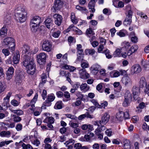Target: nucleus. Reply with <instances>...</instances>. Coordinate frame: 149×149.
<instances>
[{"label": "nucleus", "mask_w": 149, "mask_h": 149, "mask_svg": "<svg viewBox=\"0 0 149 149\" xmlns=\"http://www.w3.org/2000/svg\"><path fill=\"white\" fill-rule=\"evenodd\" d=\"M110 116L109 114L107 113H105L104 114L102 119L101 122L104 125H105L109 120Z\"/></svg>", "instance_id": "20"}, {"label": "nucleus", "mask_w": 149, "mask_h": 149, "mask_svg": "<svg viewBox=\"0 0 149 149\" xmlns=\"http://www.w3.org/2000/svg\"><path fill=\"white\" fill-rule=\"evenodd\" d=\"M132 101V100L125 99L123 103V105L124 107H127L129 106Z\"/></svg>", "instance_id": "43"}, {"label": "nucleus", "mask_w": 149, "mask_h": 149, "mask_svg": "<svg viewBox=\"0 0 149 149\" xmlns=\"http://www.w3.org/2000/svg\"><path fill=\"white\" fill-rule=\"evenodd\" d=\"M122 45L123 46V48L127 49L130 46V43L126 41H124L122 43Z\"/></svg>", "instance_id": "50"}, {"label": "nucleus", "mask_w": 149, "mask_h": 149, "mask_svg": "<svg viewBox=\"0 0 149 149\" xmlns=\"http://www.w3.org/2000/svg\"><path fill=\"white\" fill-rule=\"evenodd\" d=\"M82 46L81 44H77V52H83V50L82 49Z\"/></svg>", "instance_id": "55"}, {"label": "nucleus", "mask_w": 149, "mask_h": 149, "mask_svg": "<svg viewBox=\"0 0 149 149\" xmlns=\"http://www.w3.org/2000/svg\"><path fill=\"white\" fill-rule=\"evenodd\" d=\"M12 94V93L11 92H9L8 93L7 95V96L4 98L3 100L5 101L7 100L8 101H9L10 98Z\"/></svg>", "instance_id": "59"}, {"label": "nucleus", "mask_w": 149, "mask_h": 149, "mask_svg": "<svg viewBox=\"0 0 149 149\" xmlns=\"http://www.w3.org/2000/svg\"><path fill=\"white\" fill-rule=\"evenodd\" d=\"M134 98L135 100L137 99L138 95L140 93V88L139 87H133L132 89Z\"/></svg>", "instance_id": "17"}, {"label": "nucleus", "mask_w": 149, "mask_h": 149, "mask_svg": "<svg viewBox=\"0 0 149 149\" xmlns=\"http://www.w3.org/2000/svg\"><path fill=\"white\" fill-rule=\"evenodd\" d=\"M82 62L81 64V67L85 69V68H87L88 67L89 64L87 62H83V61H81Z\"/></svg>", "instance_id": "49"}, {"label": "nucleus", "mask_w": 149, "mask_h": 149, "mask_svg": "<svg viewBox=\"0 0 149 149\" xmlns=\"http://www.w3.org/2000/svg\"><path fill=\"white\" fill-rule=\"evenodd\" d=\"M65 116L68 118L73 120H75L77 118L74 115H72L70 114H65Z\"/></svg>", "instance_id": "51"}, {"label": "nucleus", "mask_w": 149, "mask_h": 149, "mask_svg": "<svg viewBox=\"0 0 149 149\" xmlns=\"http://www.w3.org/2000/svg\"><path fill=\"white\" fill-rule=\"evenodd\" d=\"M19 57L20 55L18 52L14 55L13 58V62L14 64H17L18 63L19 60Z\"/></svg>", "instance_id": "22"}, {"label": "nucleus", "mask_w": 149, "mask_h": 149, "mask_svg": "<svg viewBox=\"0 0 149 149\" xmlns=\"http://www.w3.org/2000/svg\"><path fill=\"white\" fill-rule=\"evenodd\" d=\"M53 20L51 18H47L45 21L46 26L49 29L53 27Z\"/></svg>", "instance_id": "21"}, {"label": "nucleus", "mask_w": 149, "mask_h": 149, "mask_svg": "<svg viewBox=\"0 0 149 149\" xmlns=\"http://www.w3.org/2000/svg\"><path fill=\"white\" fill-rule=\"evenodd\" d=\"M86 33L87 35L89 37H91V36L94 35L95 34L94 31L91 28H89L86 30Z\"/></svg>", "instance_id": "35"}, {"label": "nucleus", "mask_w": 149, "mask_h": 149, "mask_svg": "<svg viewBox=\"0 0 149 149\" xmlns=\"http://www.w3.org/2000/svg\"><path fill=\"white\" fill-rule=\"evenodd\" d=\"M0 134L1 136L2 137L9 138L11 136V133L9 131H3L0 132Z\"/></svg>", "instance_id": "25"}, {"label": "nucleus", "mask_w": 149, "mask_h": 149, "mask_svg": "<svg viewBox=\"0 0 149 149\" xmlns=\"http://www.w3.org/2000/svg\"><path fill=\"white\" fill-rule=\"evenodd\" d=\"M42 22L41 17L38 16H35L31 19L30 26L32 32H35L37 31L40 24Z\"/></svg>", "instance_id": "3"}, {"label": "nucleus", "mask_w": 149, "mask_h": 149, "mask_svg": "<svg viewBox=\"0 0 149 149\" xmlns=\"http://www.w3.org/2000/svg\"><path fill=\"white\" fill-rule=\"evenodd\" d=\"M94 134L93 133H90L89 134L86 135L84 137H81L80 139V141H88L94 136Z\"/></svg>", "instance_id": "14"}, {"label": "nucleus", "mask_w": 149, "mask_h": 149, "mask_svg": "<svg viewBox=\"0 0 149 149\" xmlns=\"http://www.w3.org/2000/svg\"><path fill=\"white\" fill-rule=\"evenodd\" d=\"M125 99L132 100V95L130 93L129 91L126 92L125 94Z\"/></svg>", "instance_id": "44"}, {"label": "nucleus", "mask_w": 149, "mask_h": 149, "mask_svg": "<svg viewBox=\"0 0 149 149\" xmlns=\"http://www.w3.org/2000/svg\"><path fill=\"white\" fill-rule=\"evenodd\" d=\"M109 75L111 77H116L120 76V73L118 71H112L110 72Z\"/></svg>", "instance_id": "34"}, {"label": "nucleus", "mask_w": 149, "mask_h": 149, "mask_svg": "<svg viewBox=\"0 0 149 149\" xmlns=\"http://www.w3.org/2000/svg\"><path fill=\"white\" fill-rule=\"evenodd\" d=\"M125 30H121L119 32H117V34L120 37H124L125 36Z\"/></svg>", "instance_id": "48"}, {"label": "nucleus", "mask_w": 149, "mask_h": 149, "mask_svg": "<svg viewBox=\"0 0 149 149\" xmlns=\"http://www.w3.org/2000/svg\"><path fill=\"white\" fill-rule=\"evenodd\" d=\"M22 65L26 67L27 72L31 75H33L35 72V65L33 58L26 55H25L22 63Z\"/></svg>", "instance_id": "1"}, {"label": "nucleus", "mask_w": 149, "mask_h": 149, "mask_svg": "<svg viewBox=\"0 0 149 149\" xmlns=\"http://www.w3.org/2000/svg\"><path fill=\"white\" fill-rule=\"evenodd\" d=\"M47 76L45 74H42L41 75V78L42 83H45L46 81Z\"/></svg>", "instance_id": "52"}, {"label": "nucleus", "mask_w": 149, "mask_h": 149, "mask_svg": "<svg viewBox=\"0 0 149 149\" xmlns=\"http://www.w3.org/2000/svg\"><path fill=\"white\" fill-rule=\"evenodd\" d=\"M121 51L120 49H117L114 52L113 56L114 57L119 56L120 55Z\"/></svg>", "instance_id": "47"}, {"label": "nucleus", "mask_w": 149, "mask_h": 149, "mask_svg": "<svg viewBox=\"0 0 149 149\" xmlns=\"http://www.w3.org/2000/svg\"><path fill=\"white\" fill-rule=\"evenodd\" d=\"M122 81L123 84H128L131 83L130 78L128 77H124L122 79Z\"/></svg>", "instance_id": "33"}, {"label": "nucleus", "mask_w": 149, "mask_h": 149, "mask_svg": "<svg viewBox=\"0 0 149 149\" xmlns=\"http://www.w3.org/2000/svg\"><path fill=\"white\" fill-rule=\"evenodd\" d=\"M94 124L95 125H97L98 126L97 128H103V130L105 129V127L104 126L101 120L96 121L94 122Z\"/></svg>", "instance_id": "29"}, {"label": "nucleus", "mask_w": 149, "mask_h": 149, "mask_svg": "<svg viewBox=\"0 0 149 149\" xmlns=\"http://www.w3.org/2000/svg\"><path fill=\"white\" fill-rule=\"evenodd\" d=\"M132 101V100L125 99L123 103V105L124 107H127L129 106Z\"/></svg>", "instance_id": "42"}, {"label": "nucleus", "mask_w": 149, "mask_h": 149, "mask_svg": "<svg viewBox=\"0 0 149 149\" xmlns=\"http://www.w3.org/2000/svg\"><path fill=\"white\" fill-rule=\"evenodd\" d=\"M116 118L119 120H122L124 118L123 112L120 111L116 114Z\"/></svg>", "instance_id": "31"}, {"label": "nucleus", "mask_w": 149, "mask_h": 149, "mask_svg": "<svg viewBox=\"0 0 149 149\" xmlns=\"http://www.w3.org/2000/svg\"><path fill=\"white\" fill-rule=\"evenodd\" d=\"M62 102L61 101H59L57 102L55 104L54 108L55 109H60L62 108Z\"/></svg>", "instance_id": "36"}, {"label": "nucleus", "mask_w": 149, "mask_h": 149, "mask_svg": "<svg viewBox=\"0 0 149 149\" xmlns=\"http://www.w3.org/2000/svg\"><path fill=\"white\" fill-rule=\"evenodd\" d=\"M55 97L53 94H52L51 95H48L47 99L43 103V105L42 107V109H45L46 107H49L51 105V102L54 100Z\"/></svg>", "instance_id": "5"}, {"label": "nucleus", "mask_w": 149, "mask_h": 149, "mask_svg": "<svg viewBox=\"0 0 149 149\" xmlns=\"http://www.w3.org/2000/svg\"><path fill=\"white\" fill-rule=\"evenodd\" d=\"M2 52L5 56H8L10 54V52L7 49H3Z\"/></svg>", "instance_id": "56"}, {"label": "nucleus", "mask_w": 149, "mask_h": 149, "mask_svg": "<svg viewBox=\"0 0 149 149\" xmlns=\"http://www.w3.org/2000/svg\"><path fill=\"white\" fill-rule=\"evenodd\" d=\"M63 2L61 0H55L53 7L55 10L60 9L62 7Z\"/></svg>", "instance_id": "11"}, {"label": "nucleus", "mask_w": 149, "mask_h": 149, "mask_svg": "<svg viewBox=\"0 0 149 149\" xmlns=\"http://www.w3.org/2000/svg\"><path fill=\"white\" fill-rule=\"evenodd\" d=\"M79 73L80 77L81 79H86L89 77V74L86 72L85 69L82 68L80 69Z\"/></svg>", "instance_id": "10"}, {"label": "nucleus", "mask_w": 149, "mask_h": 149, "mask_svg": "<svg viewBox=\"0 0 149 149\" xmlns=\"http://www.w3.org/2000/svg\"><path fill=\"white\" fill-rule=\"evenodd\" d=\"M11 104L15 107H16L19 104V102L15 100H13L11 102Z\"/></svg>", "instance_id": "57"}, {"label": "nucleus", "mask_w": 149, "mask_h": 149, "mask_svg": "<svg viewBox=\"0 0 149 149\" xmlns=\"http://www.w3.org/2000/svg\"><path fill=\"white\" fill-rule=\"evenodd\" d=\"M71 19L72 22L75 24L77 23V21L76 19L74 13L72 12L71 14Z\"/></svg>", "instance_id": "40"}, {"label": "nucleus", "mask_w": 149, "mask_h": 149, "mask_svg": "<svg viewBox=\"0 0 149 149\" xmlns=\"http://www.w3.org/2000/svg\"><path fill=\"white\" fill-rule=\"evenodd\" d=\"M76 8L78 10L80 11H86L87 9L85 7H81L79 5L76 6Z\"/></svg>", "instance_id": "60"}, {"label": "nucleus", "mask_w": 149, "mask_h": 149, "mask_svg": "<svg viewBox=\"0 0 149 149\" xmlns=\"http://www.w3.org/2000/svg\"><path fill=\"white\" fill-rule=\"evenodd\" d=\"M141 70V68L138 64H136L132 66L131 68V73L132 74L139 73Z\"/></svg>", "instance_id": "8"}, {"label": "nucleus", "mask_w": 149, "mask_h": 149, "mask_svg": "<svg viewBox=\"0 0 149 149\" xmlns=\"http://www.w3.org/2000/svg\"><path fill=\"white\" fill-rule=\"evenodd\" d=\"M46 54L45 53H40L37 56L38 62L40 65L44 64L46 62Z\"/></svg>", "instance_id": "7"}, {"label": "nucleus", "mask_w": 149, "mask_h": 149, "mask_svg": "<svg viewBox=\"0 0 149 149\" xmlns=\"http://www.w3.org/2000/svg\"><path fill=\"white\" fill-rule=\"evenodd\" d=\"M55 24L59 26L61 24L63 19L62 16L58 14H55L53 16Z\"/></svg>", "instance_id": "9"}, {"label": "nucleus", "mask_w": 149, "mask_h": 149, "mask_svg": "<svg viewBox=\"0 0 149 149\" xmlns=\"http://www.w3.org/2000/svg\"><path fill=\"white\" fill-rule=\"evenodd\" d=\"M42 49L47 52H50L52 49V44L48 40L43 41L42 45Z\"/></svg>", "instance_id": "6"}, {"label": "nucleus", "mask_w": 149, "mask_h": 149, "mask_svg": "<svg viewBox=\"0 0 149 149\" xmlns=\"http://www.w3.org/2000/svg\"><path fill=\"white\" fill-rule=\"evenodd\" d=\"M103 130V128L102 129L101 128H97L95 130V134L97 136L98 139L100 140H102L103 138V134L101 133V132Z\"/></svg>", "instance_id": "18"}, {"label": "nucleus", "mask_w": 149, "mask_h": 149, "mask_svg": "<svg viewBox=\"0 0 149 149\" xmlns=\"http://www.w3.org/2000/svg\"><path fill=\"white\" fill-rule=\"evenodd\" d=\"M3 23L7 25L10 24L11 23V17L9 15L7 14L4 17Z\"/></svg>", "instance_id": "23"}, {"label": "nucleus", "mask_w": 149, "mask_h": 149, "mask_svg": "<svg viewBox=\"0 0 149 149\" xmlns=\"http://www.w3.org/2000/svg\"><path fill=\"white\" fill-rule=\"evenodd\" d=\"M138 49V47L136 45L132 46L127 53L128 56H130L132 53L135 52Z\"/></svg>", "instance_id": "19"}, {"label": "nucleus", "mask_w": 149, "mask_h": 149, "mask_svg": "<svg viewBox=\"0 0 149 149\" xmlns=\"http://www.w3.org/2000/svg\"><path fill=\"white\" fill-rule=\"evenodd\" d=\"M108 103L107 101H104L103 102L101 103V104H99V106H98V108H104L107 105Z\"/></svg>", "instance_id": "53"}, {"label": "nucleus", "mask_w": 149, "mask_h": 149, "mask_svg": "<svg viewBox=\"0 0 149 149\" xmlns=\"http://www.w3.org/2000/svg\"><path fill=\"white\" fill-rule=\"evenodd\" d=\"M91 101L96 107H98L99 104L96 100L92 99L91 100Z\"/></svg>", "instance_id": "64"}, {"label": "nucleus", "mask_w": 149, "mask_h": 149, "mask_svg": "<svg viewBox=\"0 0 149 149\" xmlns=\"http://www.w3.org/2000/svg\"><path fill=\"white\" fill-rule=\"evenodd\" d=\"M60 74L62 76H65V77L70 76V74L68 72L64 70H61L60 72Z\"/></svg>", "instance_id": "38"}, {"label": "nucleus", "mask_w": 149, "mask_h": 149, "mask_svg": "<svg viewBox=\"0 0 149 149\" xmlns=\"http://www.w3.org/2000/svg\"><path fill=\"white\" fill-rule=\"evenodd\" d=\"M32 143L36 146H38L40 144V142L39 140L37 139H36L33 141H32Z\"/></svg>", "instance_id": "58"}, {"label": "nucleus", "mask_w": 149, "mask_h": 149, "mask_svg": "<svg viewBox=\"0 0 149 149\" xmlns=\"http://www.w3.org/2000/svg\"><path fill=\"white\" fill-rule=\"evenodd\" d=\"M131 9V6L130 5H128L126 6V10L128 12V14L126 17L132 19L133 12Z\"/></svg>", "instance_id": "28"}, {"label": "nucleus", "mask_w": 149, "mask_h": 149, "mask_svg": "<svg viewBox=\"0 0 149 149\" xmlns=\"http://www.w3.org/2000/svg\"><path fill=\"white\" fill-rule=\"evenodd\" d=\"M14 71V69L13 67L9 68L6 73V78L8 80H9L12 77Z\"/></svg>", "instance_id": "13"}, {"label": "nucleus", "mask_w": 149, "mask_h": 149, "mask_svg": "<svg viewBox=\"0 0 149 149\" xmlns=\"http://www.w3.org/2000/svg\"><path fill=\"white\" fill-rule=\"evenodd\" d=\"M76 95L78 98L81 100H83V99L84 96L80 92H77L76 93Z\"/></svg>", "instance_id": "61"}, {"label": "nucleus", "mask_w": 149, "mask_h": 149, "mask_svg": "<svg viewBox=\"0 0 149 149\" xmlns=\"http://www.w3.org/2000/svg\"><path fill=\"white\" fill-rule=\"evenodd\" d=\"M131 40L133 43H135L138 42V39L136 36H133L131 38Z\"/></svg>", "instance_id": "62"}, {"label": "nucleus", "mask_w": 149, "mask_h": 149, "mask_svg": "<svg viewBox=\"0 0 149 149\" xmlns=\"http://www.w3.org/2000/svg\"><path fill=\"white\" fill-rule=\"evenodd\" d=\"M123 147L125 149H130L131 145L129 140H125L123 142Z\"/></svg>", "instance_id": "30"}, {"label": "nucleus", "mask_w": 149, "mask_h": 149, "mask_svg": "<svg viewBox=\"0 0 149 149\" xmlns=\"http://www.w3.org/2000/svg\"><path fill=\"white\" fill-rule=\"evenodd\" d=\"M12 140H10L8 141H2L0 142V147L5 146L6 145H8L10 143L13 142Z\"/></svg>", "instance_id": "39"}, {"label": "nucleus", "mask_w": 149, "mask_h": 149, "mask_svg": "<svg viewBox=\"0 0 149 149\" xmlns=\"http://www.w3.org/2000/svg\"><path fill=\"white\" fill-rule=\"evenodd\" d=\"M3 45L6 47H8L9 48L11 49V51L15 50V44L14 39L10 37H8L4 39Z\"/></svg>", "instance_id": "4"}, {"label": "nucleus", "mask_w": 149, "mask_h": 149, "mask_svg": "<svg viewBox=\"0 0 149 149\" xmlns=\"http://www.w3.org/2000/svg\"><path fill=\"white\" fill-rule=\"evenodd\" d=\"M54 122V119L52 117L46 118L44 120V122L52 124Z\"/></svg>", "instance_id": "32"}, {"label": "nucleus", "mask_w": 149, "mask_h": 149, "mask_svg": "<svg viewBox=\"0 0 149 149\" xmlns=\"http://www.w3.org/2000/svg\"><path fill=\"white\" fill-rule=\"evenodd\" d=\"M21 50L23 54H29V53L31 52H30V47L28 45H25L23 46L21 48ZM36 52V51L35 52H31V53L33 54H35Z\"/></svg>", "instance_id": "16"}, {"label": "nucleus", "mask_w": 149, "mask_h": 149, "mask_svg": "<svg viewBox=\"0 0 149 149\" xmlns=\"http://www.w3.org/2000/svg\"><path fill=\"white\" fill-rule=\"evenodd\" d=\"M24 76L22 75L18 74L15 78V81L16 83H21L23 80Z\"/></svg>", "instance_id": "24"}, {"label": "nucleus", "mask_w": 149, "mask_h": 149, "mask_svg": "<svg viewBox=\"0 0 149 149\" xmlns=\"http://www.w3.org/2000/svg\"><path fill=\"white\" fill-rule=\"evenodd\" d=\"M100 66L98 64L93 65L91 68V72L94 75L96 74L100 69Z\"/></svg>", "instance_id": "15"}, {"label": "nucleus", "mask_w": 149, "mask_h": 149, "mask_svg": "<svg viewBox=\"0 0 149 149\" xmlns=\"http://www.w3.org/2000/svg\"><path fill=\"white\" fill-rule=\"evenodd\" d=\"M85 52L86 54H89L92 55L94 54L95 52V51L94 49H86Z\"/></svg>", "instance_id": "41"}, {"label": "nucleus", "mask_w": 149, "mask_h": 149, "mask_svg": "<svg viewBox=\"0 0 149 149\" xmlns=\"http://www.w3.org/2000/svg\"><path fill=\"white\" fill-rule=\"evenodd\" d=\"M87 84H81L80 86V88L81 90L84 91H86L88 89V88L87 86Z\"/></svg>", "instance_id": "54"}, {"label": "nucleus", "mask_w": 149, "mask_h": 149, "mask_svg": "<svg viewBox=\"0 0 149 149\" xmlns=\"http://www.w3.org/2000/svg\"><path fill=\"white\" fill-rule=\"evenodd\" d=\"M47 91L45 90H43L41 94L42 99L45 100L47 97Z\"/></svg>", "instance_id": "63"}, {"label": "nucleus", "mask_w": 149, "mask_h": 149, "mask_svg": "<svg viewBox=\"0 0 149 149\" xmlns=\"http://www.w3.org/2000/svg\"><path fill=\"white\" fill-rule=\"evenodd\" d=\"M90 1L88 3V7L89 11L94 13L95 12V8L96 2L97 0H90Z\"/></svg>", "instance_id": "12"}, {"label": "nucleus", "mask_w": 149, "mask_h": 149, "mask_svg": "<svg viewBox=\"0 0 149 149\" xmlns=\"http://www.w3.org/2000/svg\"><path fill=\"white\" fill-rule=\"evenodd\" d=\"M77 61H82L84 60V55L83 52H77Z\"/></svg>", "instance_id": "26"}, {"label": "nucleus", "mask_w": 149, "mask_h": 149, "mask_svg": "<svg viewBox=\"0 0 149 149\" xmlns=\"http://www.w3.org/2000/svg\"><path fill=\"white\" fill-rule=\"evenodd\" d=\"M7 32V29L6 26H3L0 30V35L1 37H3L6 35Z\"/></svg>", "instance_id": "27"}, {"label": "nucleus", "mask_w": 149, "mask_h": 149, "mask_svg": "<svg viewBox=\"0 0 149 149\" xmlns=\"http://www.w3.org/2000/svg\"><path fill=\"white\" fill-rule=\"evenodd\" d=\"M22 146L23 149H33L32 147L30 144H26L22 143Z\"/></svg>", "instance_id": "46"}, {"label": "nucleus", "mask_w": 149, "mask_h": 149, "mask_svg": "<svg viewBox=\"0 0 149 149\" xmlns=\"http://www.w3.org/2000/svg\"><path fill=\"white\" fill-rule=\"evenodd\" d=\"M132 21V19L126 17L124 21L123 24L127 26L128 25H130Z\"/></svg>", "instance_id": "37"}, {"label": "nucleus", "mask_w": 149, "mask_h": 149, "mask_svg": "<svg viewBox=\"0 0 149 149\" xmlns=\"http://www.w3.org/2000/svg\"><path fill=\"white\" fill-rule=\"evenodd\" d=\"M27 13L22 6H18L15 10V19L17 22L23 23L26 20Z\"/></svg>", "instance_id": "2"}, {"label": "nucleus", "mask_w": 149, "mask_h": 149, "mask_svg": "<svg viewBox=\"0 0 149 149\" xmlns=\"http://www.w3.org/2000/svg\"><path fill=\"white\" fill-rule=\"evenodd\" d=\"M12 116L14 117L13 121L15 123L19 122L22 120L21 117L18 116H17L15 115H13Z\"/></svg>", "instance_id": "45"}]
</instances>
